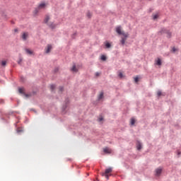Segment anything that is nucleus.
Here are the masks:
<instances>
[{
  "instance_id": "nucleus-1",
  "label": "nucleus",
  "mask_w": 181,
  "mask_h": 181,
  "mask_svg": "<svg viewBox=\"0 0 181 181\" xmlns=\"http://www.w3.org/2000/svg\"><path fill=\"white\" fill-rule=\"evenodd\" d=\"M116 33L119 35H122V36L127 34V33H125V32L121 30V26H117L116 28Z\"/></svg>"
},
{
  "instance_id": "nucleus-2",
  "label": "nucleus",
  "mask_w": 181,
  "mask_h": 181,
  "mask_svg": "<svg viewBox=\"0 0 181 181\" xmlns=\"http://www.w3.org/2000/svg\"><path fill=\"white\" fill-rule=\"evenodd\" d=\"M161 33H166L167 37H168L170 39V37H172V33L170 31H169L168 30H166L165 28H163L161 30Z\"/></svg>"
},
{
  "instance_id": "nucleus-3",
  "label": "nucleus",
  "mask_w": 181,
  "mask_h": 181,
  "mask_svg": "<svg viewBox=\"0 0 181 181\" xmlns=\"http://www.w3.org/2000/svg\"><path fill=\"white\" fill-rule=\"evenodd\" d=\"M46 8V4L42 3L40 4L38 7L35 9V13H37L39 12V9H45Z\"/></svg>"
},
{
  "instance_id": "nucleus-4",
  "label": "nucleus",
  "mask_w": 181,
  "mask_h": 181,
  "mask_svg": "<svg viewBox=\"0 0 181 181\" xmlns=\"http://www.w3.org/2000/svg\"><path fill=\"white\" fill-rule=\"evenodd\" d=\"M124 37H122V40H120V43L121 45H122V46H124V45H125V42L127 41V39L128 37V34H124V35H123Z\"/></svg>"
},
{
  "instance_id": "nucleus-5",
  "label": "nucleus",
  "mask_w": 181,
  "mask_h": 181,
  "mask_svg": "<svg viewBox=\"0 0 181 181\" xmlns=\"http://www.w3.org/2000/svg\"><path fill=\"white\" fill-rule=\"evenodd\" d=\"M18 92L20 93V94H23L25 97H26V98H28V97H30V95L26 94L25 93V92H23V88H19Z\"/></svg>"
},
{
  "instance_id": "nucleus-6",
  "label": "nucleus",
  "mask_w": 181,
  "mask_h": 181,
  "mask_svg": "<svg viewBox=\"0 0 181 181\" xmlns=\"http://www.w3.org/2000/svg\"><path fill=\"white\" fill-rule=\"evenodd\" d=\"M52 49H53L52 45H48L45 48V53H50V50H52Z\"/></svg>"
},
{
  "instance_id": "nucleus-7",
  "label": "nucleus",
  "mask_w": 181,
  "mask_h": 181,
  "mask_svg": "<svg viewBox=\"0 0 181 181\" xmlns=\"http://www.w3.org/2000/svg\"><path fill=\"white\" fill-rule=\"evenodd\" d=\"M65 104L66 105L62 107V112H64V114L65 113L64 111H66V108H67V104H69V99L65 100Z\"/></svg>"
},
{
  "instance_id": "nucleus-8",
  "label": "nucleus",
  "mask_w": 181,
  "mask_h": 181,
  "mask_svg": "<svg viewBox=\"0 0 181 181\" xmlns=\"http://www.w3.org/2000/svg\"><path fill=\"white\" fill-rule=\"evenodd\" d=\"M162 173V168H159L156 170V176H160Z\"/></svg>"
},
{
  "instance_id": "nucleus-9",
  "label": "nucleus",
  "mask_w": 181,
  "mask_h": 181,
  "mask_svg": "<svg viewBox=\"0 0 181 181\" xmlns=\"http://www.w3.org/2000/svg\"><path fill=\"white\" fill-rule=\"evenodd\" d=\"M136 148L138 151H141V149H142V144H141L139 141H137Z\"/></svg>"
},
{
  "instance_id": "nucleus-10",
  "label": "nucleus",
  "mask_w": 181,
  "mask_h": 181,
  "mask_svg": "<svg viewBox=\"0 0 181 181\" xmlns=\"http://www.w3.org/2000/svg\"><path fill=\"white\" fill-rule=\"evenodd\" d=\"M28 36H29V34L28 33H24L22 35L23 40H26V39H28Z\"/></svg>"
},
{
  "instance_id": "nucleus-11",
  "label": "nucleus",
  "mask_w": 181,
  "mask_h": 181,
  "mask_svg": "<svg viewBox=\"0 0 181 181\" xmlns=\"http://www.w3.org/2000/svg\"><path fill=\"white\" fill-rule=\"evenodd\" d=\"M111 172H112V168H109L105 170V173H103V174L108 175V173H111Z\"/></svg>"
},
{
  "instance_id": "nucleus-12",
  "label": "nucleus",
  "mask_w": 181,
  "mask_h": 181,
  "mask_svg": "<svg viewBox=\"0 0 181 181\" xmlns=\"http://www.w3.org/2000/svg\"><path fill=\"white\" fill-rule=\"evenodd\" d=\"M49 21H50V17L47 15L45 16V18L44 19V22H45V23H47H47H49Z\"/></svg>"
},
{
  "instance_id": "nucleus-13",
  "label": "nucleus",
  "mask_w": 181,
  "mask_h": 181,
  "mask_svg": "<svg viewBox=\"0 0 181 181\" xmlns=\"http://www.w3.org/2000/svg\"><path fill=\"white\" fill-rule=\"evenodd\" d=\"M47 25L51 28V29H54V28H56V24L53 23H48Z\"/></svg>"
},
{
  "instance_id": "nucleus-14",
  "label": "nucleus",
  "mask_w": 181,
  "mask_h": 181,
  "mask_svg": "<svg viewBox=\"0 0 181 181\" xmlns=\"http://www.w3.org/2000/svg\"><path fill=\"white\" fill-rule=\"evenodd\" d=\"M25 52L27 53V54H33V51H32L28 48L25 49Z\"/></svg>"
},
{
  "instance_id": "nucleus-15",
  "label": "nucleus",
  "mask_w": 181,
  "mask_h": 181,
  "mask_svg": "<svg viewBox=\"0 0 181 181\" xmlns=\"http://www.w3.org/2000/svg\"><path fill=\"white\" fill-rule=\"evenodd\" d=\"M103 152H104L105 153H111V151H110V148H104V149H103Z\"/></svg>"
},
{
  "instance_id": "nucleus-16",
  "label": "nucleus",
  "mask_w": 181,
  "mask_h": 181,
  "mask_svg": "<svg viewBox=\"0 0 181 181\" xmlns=\"http://www.w3.org/2000/svg\"><path fill=\"white\" fill-rule=\"evenodd\" d=\"M156 64L157 66H161L162 65V61L160 60V59H158V60L156 62Z\"/></svg>"
},
{
  "instance_id": "nucleus-17",
  "label": "nucleus",
  "mask_w": 181,
  "mask_h": 181,
  "mask_svg": "<svg viewBox=\"0 0 181 181\" xmlns=\"http://www.w3.org/2000/svg\"><path fill=\"white\" fill-rule=\"evenodd\" d=\"M71 71H74L75 73H77V71H78V70L77 69V68L76 67V65H74L71 68Z\"/></svg>"
},
{
  "instance_id": "nucleus-18",
  "label": "nucleus",
  "mask_w": 181,
  "mask_h": 181,
  "mask_svg": "<svg viewBox=\"0 0 181 181\" xmlns=\"http://www.w3.org/2000/svg\"><path fill=\"white\" fill-rule=\"evenodd\" d=\"M104 97V93L101 92L98 96V100H102V98Z\"/></svg>"
},
{
  "instance_id": "nucleus-19",
  "label": "nucleus",
  "mask_w": 181,
  "mask_h": 181,
  "mask_svg": "<svg viewBox=\"0 0 181 181\" xmlns=\"http://www.w3.org/2000/svg\"><path fill=\"white\" fill-rule=\"evenodd\" d=\"M101 60H103V62H105V60H107V57H105V55H102Z\"/></svg>"
},
{
  "instance_id": "nucleus-20",
  "label": "nucleus",
  "mask_w": 181,
  "mask_h": 181,
  "mask_svg": "<svg viewBox=\"0 0 181 181\" xmlns=\"http://www.w3.org/2000/svg\"><path fill=\"white\" fill-rule=\"evenodd\" d=\"M103 176H105V177L108 180V179H110V176L108 175V174H102Z\"/></svg>"
},
{
  "instance_id": "nucleus-21",
  "label": "nucleus",
  "mask_w": 181,
  "mask_h": 181,
  "mask_svg": "<svg viewBox=\"0 0 181 181\" xmlns=\"http://www.w3.org/2000/svg\"><path fill=\"white\" fill-rule=\"evenodd\" d=\"M105 46H106L107 49H110V47H111V44H110V42H107L105 44Z\"/></svg>"
},
{
  "instance_id": "nucleus-22",
  "label": "nucleus",
  "mask_w": 181,
  "mask_h": 181,
  "mask_svg": "<svg viewBox=\"0 0 181 181\" xmlns=\"http://www.w3.org/2000/svg\"><path fill=\"white\" fill-rule=\"evenodd\" d=\"M1 66H3V67H5V66H6V61H2Z\"/></svg>"
},
{
  "instance_id": "nucleus-23",
  "label": "nucleus",
  "mask_w": 181,
  "mask_h": 181,
  "mask_svg": "<svg viewBox=\"0 0 181 181\" xmlns=\"http://www.w3.org/2000/svg\"><path fill=\"white\" fill-rule=\"evenodd\" d=\"M50 88H51L52 91H53L56 88V86L55 85H51Z\"/></svg>"
},
{
  "instance_id": "nucleus-24",
  "label": "nucleus",
  "mask_w": 181,
  "mask_h": 181,
  "mask_svg": "<svg viewBox=\"0 0 181 181\" xmlns=\"http://www.w3.org/2000/svg\"><path fill=\"white\" fill-rule=\"evenodd\" d=\"M135 124V119H131V125H134Z\"/></svg>"
},
{
  "instance_id": "nucleus-25",
  "label": "nucleus",
  "mask_w": 181,
  "mask_h": 181,
  "mask_svg": "<svg viewBox=\"0 0 181 181\" xmlns=\"http://www.w3.org/2000/svg\"><path fill=\"white\" fill-rule=\"evenodd\" d=\"M158 14L153 15V21H155L156 19H158Z\"/></svg>"
},
{
  "instance_id": "nucleus-26",
  "label": "nucleus",
  "mask_w": 181,
  "mask_h": 181,
  "mask_svg": "<svg viewBox=\"0 0 181 181\" xmlns=\"http://www.w3.org/2000/svg\"><path fill=\"white\" fill-rule=\"evenodd\" d=\"M157 95H158V97H160V95H162V91L158 90L157 93Z\"/></svg>"
},
{
  "instance_id": "nucleus-27",
  "label": "nucleus",
  "mask_w": 181,
  "mask_h": 181,
  "mask_svg": "<svg viewBox=\"0 0 181 181\" xmlns=\"http://www.w3.org/2000/svg\"><path fill=\"white\" fill-rule=\"evenodd\" d=\"M118 76L120 78H122V77H124V75L122 74V72H119Z\"/></svg>"
},
{
  "instance_id": "nucleus-28",
  "label": "nucleus",
  "mask_w": 181,
  "mask_h": 181,
  "mask_svg": "<svg viewBox=\"0 0 181 181\" xmlns=\"http://www.w3.org/2000/svg\"><path fill=\"white\" fill-rule=\"evenodd\" d=\"M134 81H135V83H138V81H139V78L135 77L134 78Z\"/></svg>"
},
{
  "instance_id": "nucleus-29",
  "label": "nucleus",
  "mask_w": 181,
  "mask_h": 181,
  "mask_svg": "<svg viewBox=\"0 0 181 181\" xmlns=\"http://www.w3.org/2000/svg\"><path fill=\"white\" fill-rule=\"evenodd\" d=\"M87 16H88V18H91V13L88 12Z\"/></svg>"
},
{
  "instance_id": "nucleus-30",
  "label": "nucleus",
  "mask_w": 181,
  "mask_h": 181,
  "mask_svg": "<svg viewBox=\"0 0 181 181\" xmlns=\"http://www.w3.org/2000/svg\"><path fill=\"white\" fill-rule=\"evenodd\" d=\"M21 63H22V59L20 58L18 62V64H21Z\"/></svg>"
},
{
  "instance_id": "nucleus-31",
  "label": "nucleus",
  "mask_w": 181,
  "mask_h": 181,
  "mask_svg": "<svg viewBox=\"0 0 181 181\" xmlns=\"http://www.w3.org/2000/svg\"><path fill=\"white\" fill-rule=\"evenodd\" d=\"M63 86H59V92L62 93V91H63Z\"/></svg>"
},
{
  "instance_id": "nucleus-32",
  "label": "nucleus",
  "mask_w": 181,
  "mask_h": 181,
  "mask_svg": "<svg viewBox=\"0 0 181 181\" xmlns=\"http://www.w3.org/2000/svg\"><path fill=\"white\" fill-rule=\"evenodd\" d=\"M57 71H59V68L57 67L54 69V72L57 73Z\"/></svg>"
},
{
  "instance_id": "nucleus-33",
  "label": "nucleus",
  "mask_w": 181,
  "mask_h": 181,
  "mask_svg": "<svg viewBox=\"0 0 181 181\" xmlns=\"http://www.w3.org/2000/svg\"><path fill=\"white\" fill-rule=\"evenodd\" d=\"M95 76L96 77H98V76H100V72H96V73L95 74Z\"/></svg>"
},
{
  "instance_id": "nucleus-34",
  "label": "nucleus",
  "mask_w": 181,
  "mask_h": 181,
  "mask_svg": "<svg viewBox=\"0 0 181 181\" xmlns=\"http://www.w3.org/2000/svg\"><path fill=\"white\" fill-rule=\"evenodd\" d=\"M21 81H25V78H23V76L21 77Z\"/></svg>"
},
{
  "instance_id": "nucleus-35",
  "label": "nucleus",
  "mask_w": 181,
  "mask_h": 181,
  "mask_svg": "<svg viewBox=\"0 0 181 181\" xmlns=\"http://www.w3.org/2000/svg\"><path fill=\"white\" fill-rule=\"evenodd\" d=\"M103 117H100L99 119H98V121H99V122H101V121H103Z\"/></svg>"
},
{
  "instance_id": "nucleus-36",
  "label": "nucleus",
  "mask_w": 181,
  "mask_h": 181,
  "mask_svg": "<svg viewBox=\"0 0 181 181\" xmlns=\"http://www.w3.org/2000/svg\"><path fill=\"white\" fill-rule=\"evenodd\" d=\"M17 132H18V134H19V132H22V130L18 129H17Z\"/></svg>"
},
{
  "instance_id": "nucleus-37",
  "label": "nucleus",
  "mask_w": 181,
  "mask_h": 181,
  "mask_svg": "<svg viewBox=\"0 0 181 181\" xmlns=\"http://www.w3.org/2000/svg\"><path fill=\"white\" fill-rule=\"evenodd\" d=\"M173 52H176V48H175V47H173Z\"/></svg>"
},
{
  "instance_id": "nucleus-38",
  "label": "nucleus",
  "mask_w": 181,
  "mask_h": 181,
  "mask_svg": "<svg viewBox=\"0 0 181 181\" xmlns=\"http://www.w3.org/2000/svg\"><path fill=\"white\" fill-rule=\"evenodd\" d=\"M14 32H18V28H16L15 30H14Z\"/></svg>"
},
{
  "instance_id": "nucleus-39",
  "label": "nucleus",
  "mask_w": 181,
  "mask_h": 181,
  "mask_svg": "<svg viewBox=\"0 0 181 181\" xmlns=\"http://www.w3.org/2000/svg\"><path fill=\"white\" fill-rule=\"evenodd\" d=\"M180 153H181L180 151H178L177 155H180Z\"/></svg>"
},
{
  "instance_id": "nucleus-40",
  "label": "nucleus",
  "mask_w": 181,
  "mask_h": 181,
  "mask_svg": "<svg viewBox=\"0 0 181 181\" xmlns=\"http://www.w3.org/2000/svg\"><path fill=\"white\" fill-rule=\"evenodd\" d=\"M1 103H4V100H1Z\"/></svg>"
},
{
  "instance_id": "nucleus-41",
  "label": "nucleus",
  "mask_w": 181,
  "mask_h": 181,
  "mask_svg": "<svg viewBox=\"0 0 181 181\" xmlns=\"http://www.w3.org/2000/svg\"><path fill=\"white\" fill-rule=\"evenodd\" d=\"M18 124V122L16 123V125Z\"/></svg>"
}]
</instances>
